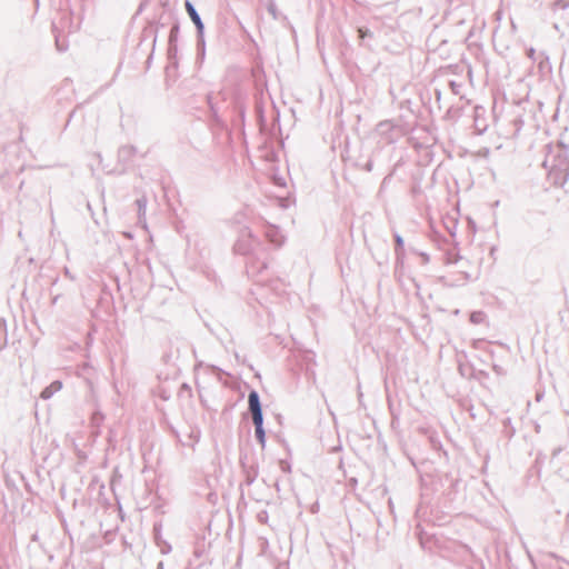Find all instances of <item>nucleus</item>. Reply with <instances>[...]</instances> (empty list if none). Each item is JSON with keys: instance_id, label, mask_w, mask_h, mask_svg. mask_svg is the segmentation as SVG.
I'll use <instances>...</instances> for the list:
<instances>
[{"instance_id": "nucleus-32", "label": "nucleus", "mask_w": 569, "mask_h": 569, "mask_svg": "<svg viewBox=\"0 0 569 569\" xmlns=\"http://www.w3.org/2000/svg\"><path fill=\"white\" fill-rule=\"evenodd\" d=\"M392 173H390L389 176H387L386 178H383V181H382V186L383 184H388L389 183V178L391 177Z\"/></svg>"}, {"instance_id": "nucleus-26", "label": "nucleus", "mask_w": 569, "mask_h": 569, "mask_svg": "<svg viewBox=\"0 0 569 569\" xmlns=\"http://www.w3.org/2000/svg\"><path fill=\"white\" fill-rule=\"evenodd\" d=\"M56 46L60 52H63L67 50V46L60 41L59 37H56Z\"/></svg>"}, {"instance_id": "nucleus-12", "label": "nucleus", "mask_w": 569, "mask_h": 569, "mask_svg": "<svg viewBox=\"0 0 569 569\" xmlns=\"http://www.w3.org/2000/svg\"><path fill=\"white\" fill-rule=\"evenodd\" d=\"M104 416L100 411H94L91 416V425L93 428L92 433L97 437L100 435V426L103 422Z\"/></svg>"}, {"instance_id": "nucleus-30", "label": "nucleus", "mask_w": 569, "mask_h": 569, "mask_svg": "<svg viewBox=\"0 0 569 569\" xmlns=\"http://www.w3.org/2000/svg\"><path fill=\"white\" fill-rule=\"evenodd\" d=\"M281 468L283 471H290V466L288 463H284L283 461H281Z\"/></svg>"}, {"instance_id": "nucleus-27", "label": "nucleus", "mask_w": 569, "mask_h": 569, "mask_svg": "<svg viewBox=\"0 0 569 569\" xmlns=\"http://www.w3.org/2000/svg\"><path fill=\"white\" fill-rule=\"evenodd\" d=\"M207 102H208V106H209L210 110L213 113H216L217 111H216V108H214V106L212 103V94L211 93L207 94Z\"/></svg>"}, {"instance_id": "nucleus-24", "label": "nucleus", "mask_w": 569, "mask_h": 569, "mask_svg": "<svg viewBox=\"0 0 569 569\" xmlns=\"http://www.w3.org/2000/svg\"><path fill=\"white\" fill-rule=\"evenodd\" d=\"M358 32H359V38H361V39L372 36V32L369 29L359 28Z\"/></svg>"}, {"instance_id": "nucleus-8", "label": "nucleus", "mask_w": 569, "mask_h": 569, "mask_svg": "<svg viewBox=\"0 0 569 569\" xmlns=\"http://www.w3.org/2000/svg\"><path fill=\"white\" fill-rule=\"evenodd\" d=\"M248 405L251 413L262 412L260 396L257 390H251L248 395Z\"/></svg>"}, {"instance_id": "nucleus-5", "label": "nucleus", "mask_w": 569, "mask_h": 569, "mask_svg": "<svg viewBox=\"0 0 569 569\" xmlns=\"http://www.w3.org/2000/svg\"><path fill=\"white\" fill-rule=\"evenodd\" d=\"M552 11L559 19L569 24V0H556L552 3Z\"/></svg>"}, {"instance_id": "nucleus-3", "label": "nucleus", "mask_w": 569, "mask_h": 569, "mask_svg": "<svg viewBox=\"0 0 569 569\" xmlns=\"http://www.w3.org/2000/svg\"><path fill=\"white\" fill-rule=\"evenodd\" d=\"M184 8H186L188 16L190 17L191 21L193 22V24L196 27L197 34L202 36V33H204V24L201 20L200 14L198 13L196 7L192 4V2L190 0H186Z\"/></svg>"}, {"instance_id": "nucleus-40", "label": "nucleus", "mask_w": 569, "mask_h": 569, "mask_svg": "<svg viewBox=\"0 0 569 569\" xmlns=\"http://www.w3.org/2000/svg\"><path fill=\"white\" fill-rule=\"evenodd\" d=\"M449 233H451V237H455L453 229H450Z\"/></svg>"}, {"instance_id": "nucleus-34", "label": "nucleus", "mask_w": 569, "mask_h": 569, "mask_svg": "<svg viewBox=\"0 0 569 569\" xmlns=\"http://www.w3.org/2000/svg\"><path fill=\"white\" fill-rule=\"evenodd\" d=\"M392 173H390L389 176H387L386 178H383V181H382V186L383 184H388L389 183V178L391 177Z\"/></svg>"}, {"instance_id": "nucleus-11", "label": "nucleus", "mask_w": 569, "mask_h": 569, "mask_svg": "<svg viewBox=\"0 0 569 569\" xmlns=\"http://www.w3.org/2000/svg\"><path fill=\"white\" fill-rule=\"evenodd\" d=\"M393 240H395V254H396L397 261L402 260L405 257L403 238L399 233L395 232Z\"/></svg>"}, {"instance_id": "nucleus-39", "label": "nucleus", "mask_w": 569, "mask_h": 569, "mask_svg": "<svg viewBox=\"0 0 569 569\" xmlns=\"http://www.w3.org/2000/svg\"><path fill=\"white\" fill-rule=\"evenodd\" d=\"M449 233H451V237H455L453 229H450Z\"/></svg>"}, {"instance_id": "nucleus-19", "label": "nucleus", "mask_w": 569, "mask_h": 569, "mask_svg": "<svg viewBox=\"0 0 569 569\" xmlns=\"http://www.w3.org/2000/svg\"><path fill=\"white\" fill-rule=\"evenodd\" d=\"M178 34H179V24L173 23L170 29V33H169V43H177Z\"/></svg>"}, {"instance_id": "nucleus-6", "label": "nucleus", "mask_w": 569, "mask_h": 569, "mask_svg": "<svg viewBox=\"0 0 569 569\" xmlns=\"http://www.w3.org/2000/svg\"><path fill=\"white\" fill-rule=\"evenodd\" d=\"M242 472L244 475V483L251 486L258 477V466L256 463H246L241 460Z\"/></svg>"}, {"instance_id": "nucleus-1", "label": "nucleus", "mask_w": 569, "mask_h": 569, "mask_svg": "<svg viewBox=\"0 0 569 569\" xmlns=\"http://www.w3.org/2000/svg\"><path fill=\"white\" fill-rule=\"evenodd\" d=\"M236 253L246 257V271L249 277H259L269 264V252L264 242L254 237L250 229L241 230L233 246Z\"/></svg>"}, {"instance_id": "nucleus-4", "label": "nucleus", "mask_w": 569, "mask_h": 569, "mask_svg": "<svg viewBox=\"0 0 569 569\" xmlns=\"http://www.w3.org/2000/svg\"><path fill=\"white\" fill-rule=\"evenodd\" d=\"M136 152H137V149L134 146H122L119 148L118 161L120 164L123 166V169H126L128 166L131 164Z\"/></svg>"}, {"instance_id": "nucleus-36", "label": "nucleus", "mask_w": 569, "mask_h": 569, "mask_svg": "<svg viewBox=\"0 0 569 569\" xmlns=\"http://www.w3.org/2000/svg\"><path fill=\"white\" fill-rule=\"evenodd\" d=\"M560 451H561V448L555 449L552 455L557 456Z\"/></svg>"}, {"instance_id": "nucleus-33", "label": "nucleus", "mask_w": 569, "mask_h": 569, "mask_svg": "<svg viewBox=\"0 0 569 569\" xmlns=\"http://www.w3.org/2000/svg\"><path fill=\"white\" fill-rule=\"evenodd\" d=\"M392 173H390L389 176H387L386 178H383V181H382V186L383 184H388L389 183V178L391 177Z\"/></svg>"}, {"instance_id": "nucleus-14", "label": "nucleus", "mask_w": 569, "mask_h": 569, "mask_svg": "<svg viewBox=\"0 0 569 569\" xmlns=\"http://www.w3.org/2000/svg\"><path fill=\"white\" fill-rule=\"evenodd\" d=\"M486 313L483 311H472L470 313V322L473 323V325H481L486 321Z\"/></svg>"}, {"instance_id": "nucleus-2", "label": "nucleus", "mask_w": 569, "mask_h": 569, "mask_svg": "<svg viewBox=\"0 0 569 569\" xmlns=\"http://www.w3.org/2000/svg\"><path fill=\"white\" fill-rule=\"evenodd\" d=\"M543 167L548 170V176L553 184L565 186L569 179L568 150L562 146H557L547 154Z\"/></svg>"}, {"instance_id": "nucleus-17", "label": "nucleus", "mask_w": 569, "mask_h": 569, "mask_svg": "<svg viewBox=\"0 0 569 569\" xmlns=\"http://www.w3.org/2000/svg\"><path fill=\"white\" fill-rule=\"evenodd\" d=\"M204 48H206L204 33H202V36L197 34V51H198L199 56H201V57L204 56Z\"/></svg>"}, {"instance_id": "nucleus-31", "label": "nucleus", "mask_w": 569, "mask_h": 569, "mask_svg": "<svg viewBox=\"0 0 569 569\" xmlns=\"http://www.w3.org/2000/svg\"><path fill=\"white\" fill-rule=\"evenodd\" d=\"M420 256L422 257L425 262L429 261V256L427 253L422 252Z\"/></svg>"}, {"instance_id": "nucleus-21", "label": "nucleus", "mask_w": 569, "mask_h": 569, "mask_svg": "<svg viewBox=\"0 0 569 569\" xmlns=\"http://www.w3.org/2000/svg\"><path fill=\"white\" fill-rule=\"evenodd\" d=\"M177 51H178L177 43H169L168 58L170 61H173V59H176Z\"/></svg>"}, {"instance_id": "nucleus-37", "label": "nucleus", "mask_w": 569, "mask_h": 569, "mask_svg": "<svg viewBox=\"0 0 569 569\" xmlns=\"http://www.w3.org/2000/svg\"><path fill=\"white\" fill-rule=\"evenodd\" d=\"M435 93L437 96V99H440V94H441L440 91L439 90H435Z\"/></svg>"}, {"instance_id": "nucleus-35", "label": "nucleus", "mask_w": 569, "mask_h": 569, "mask_svg": "<svg viewBox=\"0 0 569 569\" xmlns=\"http://www.w3.org/2000/svg\"><path fill=\"white\" fill-rule=\"evenodd\" d=\"M533 54H535V49H532V48H531V49H529V51H528V56H529L530 58H533Z\"/></svg>"}, {"instance_id": "nucleus-23", "label": "nucleus", "mask_w": 569, "mask_h": 569, "mask_svg": "<svg viewBox=\"0 0 569 569\" xmlns=\"http://www.w3.org/2000/svg\"><path fill=\"white\" fill-rule=\"evenodd\" d=\"M391 129V124L390 122L388 121H382L380 122L378 126H377V130L380 132V133H386L387 131H389Z\"/></svg>"}, {"instance_id": "nucleus-9", "label": "nucleus", "mask_w": 569, "mask_h": 569, "mask_svg": "<svg viewBox=\"0 0 569 569\" xmlns=\"http://www.w3.org/2000/svg\"><path fill=\"white\" fill-rule=\"evenodd\" d=\"M62 389V382L60 380L52 381L49 386H47L40 393L41 399L48 400L50 399L56 392L60 391Z\"/></svg>"}, {"instance_id": "nucleus-25", "label": "nucleus", "mask_w": 569, "mask_h": 569, "mask_svg": "<svg viewBox=\"0 0 569 569\" xmlns=\"http://www.w3.org/2000/svg\"><path fill=\"white\" fill-rule=\"evenodd\" d=\"M361 169L367 171V172H371L372 169H373V161H372V159L367 160L366 163L363 166H361Z\"/></svg>"}, {"instance_id": "nucleus-18", "label": "nucleus", "mask_w": 569, "mask_h": 569, "mask_svg": "<svg viewBox=\"0 0 569 569\" xmlns=\"http://www.w3.org/2000/svg\"><path fill=\"white\" fill-rule=\"evenodd\" d=\"M254 429L263 428V412L251 413Z\"/></svg>"}, {"instance_id": "nucleus-20", "label": "nucleus", "mask_w": 569, "mask_h": 569, "mask_svg": "<svg viewBox=\"0 0 569 569\" xmlns=\"http://www.w3.org/2000/svg\"><path fill=\"white\" fill-rule=\"evenodd\" d=\"M268 12L272 16L274 20L279 19V11L277 9V6L273 1L269 2L267 6Z\"/></svg>"}, {"instance_id": "nucleus-29", "label": "nucleus", "mask_w": 569, "mask_h": 569, "mask_svg": "<svg viewBox=\"0 0 569 569\" xmlns=\"http://www.w3.org/2000/svg\"><path fill=\"white\" fill-rule=\"evenodd\" d=\"M190 438H191L193 441H198V439H199V432H198V431H197V432H191V433H190Z\"/></svg>"}, {"instance_id": "nucleus-16", "label": "nucleus", "mask_w": 569, "mask_h": 569, "mask_svg": "<svg viewBox=\"0 0 569 569\" xmlns=\"http://www.w3.org/2000/svg\"><path fill=\"white\" fill-rule=\"evenodd\" d=\"M257 441L261 445L262 449L266 447V430L264 428L254 429Z\"/></svg>"}, {"instance_id": "nucleus-13", "label": "nucleus", "mask_w": 569, "mask_h": 569, "mask_svg": "<svg viewBox=\"0 0 569 569\" xmlns=\"http://www.w3.org/2000/svg\"><path fill=\"white\" fill-rule=\"evenodd\" d=\"M8 343V331H7V322L3 318H0V351Z\"/></svg>"}, {"instance_id": "nucleus-15", "label": "nucleus", "mask_w": 569, "mask_h": 569, "mask_svg": "<svg viewBox=\"0 0 569 569\" xmlns=\"http://www.w3.org/2000/svg\"><path fill=\"white\" fill-rule=\"evenodd\" d=\"M479 108H476L475 129L478 134H482L487 130L485 121H480L478 118Z\"/></svg>"}, {"instance_id": "nucleus-38", "label": "nucleus", "mask_w": 569, "mask_h": 569, "mask_svg": "<svg viewBox=\"0 0 569 569\" xmlns=\"http://www.w3.org/2000/svg\"><path fill=\"white\" fill-rule=\"evenodd\" d=\"M157 569H163V562H162V561H160V562L158 563V568H157Z\"/></svg>"}, {"instance_id": "nucleus-22", "label": "nucleus", "mask_w": 569, "mask_h": 569, "mask_svg": "<svg viewBox=\"0 0 569 569\" xmlns=\"http://www.w3.org/2000/svg\"><path fill=\"white\" fill-rule=\"evenodd\" d=\"M449 87L453 94H459L462 84L455 80H451V81H449Z\"/></svg>"}, {"instance_id": "nucleus-28", "label": "nucleus", "mask_w": 569, "mask_h": 569, "mask_svg": "<svg viewBox=\"0 0 569 569\" xmlns=\"http://www.w3.org/2000/svg\"><path fill=\"white\" fill-rule=\"evenodd\" d=\"M267 518H268V515L266 511H262L258 515V519L260 522H264L267 520Z\"/></svg>"}, {"instance_id": "nucleus-7", "label": "nucleus", "mask_w": 569, "mask_h": 569, "mask_svg": "<svg viewBox=\"0 0 569 569\" xmlns=\"http://www.w3.org/2000/svg\"><path fill=\"white\" fill-rule=\"evenodd\" d=\"M266 238L276 247H280L283 243V236L281 234L280 230L274 226L268 227V229L266 230Z\"/></svg>"}, {"instance_id": "nucleus-10", "label": "nucleus", "mask_w": 569, "mask_h": 569, "mask_svg": "<svg viewBox=\"0 0 569 569\" xmlns=\"http://www.w3.org/2000/svg\"><path fill=\"white\" fill-rule=\"evenodd\" d=\"M147 197L142 196L136 200V204L138 208V222L146 224V210H147Z\"/></svg>"}, {"instance_id": "nucleus-41", "label": "nucleus", "mask_w": 569, "mask_h": 569, "mask_svg": "<svg viewBox=\"0 0 569 569\" xmlns=\"http://www.w3.org/2000/svg\"><path fill=\"white\" fill-rule=\"evenodd\" d=\"M449 233H451V237H455L453 229H450Z\"/></svg>"}]
</instances>
